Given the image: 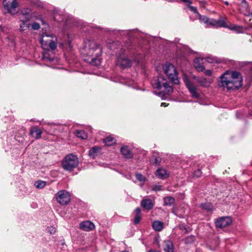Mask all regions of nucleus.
I'll list each match as a JSON object with an SVG mask.
<instances>
[{"instance_id":"1","label":"nucleus","mask_w":252,"mask_h":252,"mask_svg":"<svg viewBox=\"0 0 252 252\" xmlns=\"http://www.w3.org/2000/svg\"><path fill=\"white\" fill-rule=\"evenodd\" d=\"M102 48L101 45L94 40H87L84 42L82 54L84 60L93 65H98L101 63Z\"/></svg>"},{"instance_id":"2","label":"nucleus","mask_w":252,"mask_h":252,"mask_svg":"<svg viewBox=\"0 0 252 252\" xmlns=\"http://www.w3.org/2000/svg\"><path fill=\"white\" fill-rule=\"evenodd\" d=\"M219 85L227 90L238 89L242 86V78L237 71H226L220 77Z\"/></svg>"},{"instance_id":"3","label":"nucleus","mask_w":252,"mask_h":252,"mask_svg":"<svg viewBox=\"0 0 252 252\" xmlns=\"http://www.w3.org/2000/svg\"><path fill=\"white\" fill-rule=\"evenodd\" d=\"M40 41L45 50H55L57 48V38L52 33H43Z\"/></svg>"},{"instance_id":"4","label":"nucleus","mask_w":252,"mask_h":252,"mask_svg":"<svg viewBox=\"0 0 252 252\" xmlns=\"http://www.w3.org/2000/svg\"><path fill=\"white\" fill-rule=\"evenodd\" d=\"M78 158L73 154H69L64 157L62 165L64 170L71 171L78 166Z\"/></svg>"},{"instance_id":"5","label":"nucleus","mask_w":252,"mask_h":252,"mask_svg":"<svg viewBox=\"0 0 252 252\" xmlns=\"http://www.w3.org/2000/svg\"><path fill=\"white\" fill-rule=\"evenodd\" d=\"M164 70L168 79L171 82L175 84L179 83L177 70L173 64L171 63L166 64L164 67Z\"/></svg>"},{"instance_id":"6","label":"nucleus","mask_w":252,"mask_h":252,"mask_svg":"<svg viewBox=\"0 0 252 252\" xmlns=\"http://www.w3.org/2000/svg\"><path fill=\"white\" fill-rule=\"evenodd\" d=\"M57 202L62 205H67L70 201L69 192L65 190H61L56 194Z\"/></svg>"},{"instance_id":"7","label":"nucleus","mask_w":252,"mask_h":252,"mask_svg":"<svg viewBox=\"0 0 252 252\" xmlns=\"http://www.w3.org/2000/svg\"><path fill=\"white\" fill-rule=\"evenodd\" d=\"M184 81L192 97L199 98L200 94L198 93L195 85L187 77H184Z\"/></svg>"},{"instance_id":"8","label":"nucleus","mask_w":252,"mask_h":252,"mask_svg":"<svg viewBox=\"0 0 252 252\" xmlns=\"http://www.w3.org/2000/svg\"><path fill=\"white\" fill-rule=\"evenodd\" d=\"M3 5L8 13L12 15L16 13V9L18 6L16 0H4Z\"/></svg>"},{"instance_id":"9","label":"nucleus","mask_w":252,"mask_h":252,"mask_svg":"<svg viewBox=\"0 0 252 252\" xmlns=\"http://www.w3.org/2000/svg\"><path fill=\"white\" fill-rule=\"evenodd\" d=\"M232 223L231 218L229 217H222L218 219L215 221L217 228H222L225 227Z\"/></svg>"},{"instance_id":"10","label":"nucleus","mask_w":252,"mask_h":252,"mask_svg":"<svg viewBox=\"0 0 252 252\" xmlns=\"http://www.w3.org/2000/svg\"><path fill=\"white\" fill-rule=\"evenodd\" d=\"M80 228L84 231H90L94 229L95 225L92 221L86 220L80 223Z\"/></svg>"},{"instance_id":"11","label":"nucleus","mask_w":252,"mask_h":252,"mask_svg":"<svg viewBox=\"0 0 252 252\" xmlns=\"http://www.w3.org/2000/svg\"><path fill=\"white\" fill-rule=\"evenodd\" d=\"M165 81V79L163 76H158L152 81V86L155 89H160L163 86Z\"/></svg>"},{"instance_id":"12","label":"nucleus","mask_w":252,"mask_h":252,"mask_svg":"<svg viewBox=\"0 0 252 252\" xmlns=\"http://www.w3.org/2000/svg\"><path fill=\"white\" fill-rule=\"evenodd\" d=\"M117 64L122 68H125L130 67L131 62L127 58L121 57L118 60Z\"/></svg>"},{"instance_id":"13","label":"nucleus","mask_w":252,"mask_h":252,"mask_svg":"<svg viewBox=\"0 0 252 252\" xmlns=\"http://www.w3.org/2000/svg\"><path fill=\"white\" fill-rule=\"evenodd\" d=\"M216 22H217V28H219V27L228 28L229 29H230L231 30H234V31H238V30L241 28V27L238 26H236V25L228 27H227L225 22L221 19L216 20Z\"/></svg>"},{"instance_id":"14","label":"nucleus","mask_w":252,"mask_h":252,"mask_svg":"<svg viewBox=\"0 0 252 252\" xmlns=\"http://www.w3.org/2000/svg\"><path fill=\"white\" fill-rule=\"evenodd\" d=\"M156 175L160 179L163 180L168 177L169 173L163 168H159L155 173Z\"/></svg>"},{"instance_id":"15","label":"nucleus","mask_w":252,"mask_h":252,"mask_svg":"<svg viewBox=\"0 0 252 252\" xmlns=\"http://www.w3.org/2000/svg\"><path fill=\"white\" fill-rule=\"evenodd\" d=\"M202 61L203 59L200 58H196L194 60L193 66L198 72L203 71L205 69L204 66L202 65Z\"/></svg>"},{"instance_id":"16","label":"nucleus","mask_w":252,"mask_h":252,"mask_svg":"<svg viewBox=\"0 0 252 252\" xmlns=\"http://www.w3.org/2000/svg\"><path fill=\"white\" fill-rule=\"evenodd\" d=\"M163 249L165 252H174V246L173 243L169 240L163 242Z\"/></svg>"},{"instance_id":"17","label":"nucleus","mask_w":252,"mask_h":252,"mask_svg":"<svg viewBox=\"0 0 252 252\" xmlns=\"http://www.w3.org/2000/svg\"><path fill=\"white\" fill-rule=\"evenodd\" d=\"M194 78L201 87H208L212 83L211 80H207L204 77H195Z\"/></svg>"},{"instance_id":"18","label":"nucleus","mask_w":252,"mask_h":252,"mask_svg":"<svg viewBox=\"0 0 252 252\" xmlns=\"http://www.w3.org/2000/svg\"><path fill=\"white\" fill-rule=\"evenodd\" d=\"M42 131L37 126L32 127L30 130V134L36 139H39L41 137Z\"/></svg>"},{"instance_id":"19","label":"nucleus","mask_w":252,"mask_h":252,"mask_svg":"<svg viewBox=\"0 0 252 252\" xmlns=\"http://www.w3.org/2000/svg\"><path fill=\"white\" fill-rule=\"evenodd\" d=\"M141 205L143 208L149 210L154 207V203L150 199H143L141 202Z\"/></svg>"},{"instance_id":"20","label":"nucleus","mask_w":252,"mask_h":252,"mask_svg":"<svg viewBox=\"0 0 252 252\" xmlns=\"http://www.w3.org/2000/svg\"><path fill=\"white\" fill-rule=\"evenodd\" d=\"M121 152L124 157L126 158H130L133 157V154L127 146H124L121 148Z\"/></svg>"},{"instance_id":"21","label":"nucleus","mask_w":252,"mask_h":252,"mask_svg":"<svg viewBox=\"0 0 252 252\" xmlns=\"http://www.w3.org/2000/svg\"><path fill=\"white\" fill-rule=\"evenodd\" d=\"M135 216L133 220V222L135 224H138L141 220V209L139 208H137L135 210Z\"/></svg>"},{"instance_id":"22","label":"nucleus","mask_w":252,"mask_h":252,"mask_svg":"<svg viewBox=\"0 0 252 252\" xmlns=\"http://www.w3.org/2000/svg\"><path fill=\"white\" fill-rule=\"evenodd\" d=\"M163 223L159 220H156L152 224V227L154 229L158 231H160L163 229Z\"/></svg>"},{"instance_id":"23","label":"nucleus","mask_w":252,"mask_h":252,"mask_svg":"<svg viewBox=\"0 0 252 252\" xmlns=\"http://www.w3.org/2000/svg\"><path fill=\"white\" fill-rule=\"evenodd\" d=\"M100 151V148L98 147L94 146L89 151V155L90 157L94 158L98 155Z\"/></svg>"},{"instance_id":"24","label":"nucleus","mask_w":252,"mask_h":252,"mask_svg":"<svg viewBox=\"0 0 252 252\" xmlns=\"http://www.w3.org/2000/svg\"><path fill=\"white\" fill-rule=\"evenodd\" d=\"M31 15L28 12H24L22 11L21 14L20 15L19 19L20 21H22V19H23L24 22H28L31 19Z\"/></svg>"},{"instance_id":"25","label":"nucleus","mask_w":252,"mask_h":252,"mask_svg":"<svg viewBox=\"0 0 252 252\" xmlns=\"http://www.w3.org/2000/svg\"><path fill=\"white\" fill-rule=\"evenodd\" d=\"M31 25L27 22H24L22 19V21H20L19 30L21 32H24L28 30L31 27Z\"/></svg>"},{"instance_id":"26","label":"nucleus","mask_w":252,"mask_h":252,"mask_svg":"<svg viewBox=\"0 0 252 252\" xmlns=\"http://www.w3.org/2000/svg\"><path fill=\"white\" fill-rule=\"evenodd\" d=\"M120 43L119 41H113L112 42H107V47L110 50H115V49L118 48L119 47H121Z\"/></svg>"},{"instance_id":"27","label":"nucleus","mask_w":252,"mask_h":252,"mask_svg":"<svg viewBox=\"0 0 252 252\" xmlns=\"http://www.w3.org/2000/svg\"><path fill=\"white\" fill-rule=\"evenodd\" d=\"M74 134L77 137L81 139H86L88 137L87 133L84 130H76L74 132Z\"/></svg>"},{"instance_id":"28","label":"nucleus","mask_w":252,"mask_h":252,"mask_svg":"<svg viewBox=\"0 0 252 252\" xmlns=\"http://www.w3.org/2000/svg\"><path fill=\"white\" fill-rule=\"evenodd\" d=\"M164 206H171L175 203V199L172 196H167L163 198Z\"/></svg>"},{"instance_id":"29","label":"nucleus","mask_w":252,"mask_h":252,"mask_svg":"<svg viewBox=\"0 0 252 252\" xmlns=\"http://www.w3.org/2000/svg\"><path fill=\"white\" fill-rule=\"evenodd\" d=\"M200 207L208 211V212H212L214 210V207L212 204L210 203H203L200 205Z\"/></svg>"},{"instance_id":"30","label":"nucleus","mask_w":252,"mask_h":252,"mask_svg":"<svg viewBox=\"0 0 252 252\" xmlns=\"http://www.w3.org/2000/svg\"><path fill=\"white\" fill-rule=\"evenodd\" d=\"M103 141L106 145L109 146H112L116 143V140L115 138L111 136L107 137L106 138L103 139Z\"/></svg>"},{"instance_id":"31","label":"nucleus","mask_w":252,"mask_h":252,"mask_svg":"<svg viewBox=\"0 0 252 252\" xmlns=\"http://www.w3.org/2000/svg\"><path fill=\"white\" fill-rule=\"evenodd\" d=\"M163 87H164L166 93L168 94L172 93L173 91L172 87L170 86L166 81L163 84Z\"/></svg>"},{"instance_id":"32","label":"nucleus","mask_w":252,"mask_h":252,"mask_svg":"<svg viewBox=\"0 0 252 252\" xmlns=\"http://www.w3.org/2000/svg\"><path fill=\"white\" fill-rule=\"evenodd\" d=\"M183 241L186 244H191L195 241V237L193 235H190L186 237Z\"/></svg>"},{"instance_id":"33","label":"nucleus","mask_w":252,"mask_h":252,"mask_svg":"<svg viewBox=\"0 0 252 252\" xmlns=\"http://www.w3.org/2000/svg\"><path fill=\"white\" fill-rule=\"evenodd\" d=\"M34 185L37 189H42L46 185V182L43 181H37L35 182Z\"/></svg>"},{"instance_id":"34","label":"nucleus","mask_w":252,"mask_h":252,"mask_svg":"<svg viewBox=\"0 0 252 252\" xmlns=\"http://www.w3.org/2000/svg\"><path fill=\"white\" fill-rule=\"evenodd\" d=\"M198 19L201 22L207 24L208 23V22L209 21V19L207 17H206L205 16L201 15L199 14H198Z\"/></svg>"},{"instance_id":"35","label":"nucleus","mask_w":252,"mask_h":252,"mask_svg":"<svg viewBox=\"0 0 252 252\" xmlns=\"http://www.w3.org/2000/svg\"><path fill=\"white\" fill-rule=\"evenodd\" d=\"M135 176L139 181L144 182L146 180L145 177L140 173H136Z\"/></svg>"},{"instance_id":"36","label":"nucleus","mask_w":252,"mask_h":252,"mask_svg":"<svg viewBox=\"0 0 252 252\" xmlns=\"http://www.w3.org/2000/svg\"><path fill=\"white\" fill-rule=\"evenodd\" d=\"M207 24L213 27L217 28V22L215 19H209V21Z\"/></svg>"},{"instance_id":"37","label":"nucleus","mask_w":252,"mask_h":252,"mask_svg":"<svg viewBox=\"0 0 252 252\" xmlns=\"http://www.w3.org/2000/svg\"><path fill=\"white\" fill-rule=\"evenodd\" d=\"M31 27H32V29L33 30H38L40 28L39 24L36 22L33 23L31 25Z\"/></svg>"},{"instance_id":"38","label":"nucleus","mask_w":252,"mask_h":252,"mask_svg":"<svg viewBox=\"0 0 252 252\" xmlns=\"http://www.w3.org/2000/svg\"><path fill=\"white\" fill-rule=\"evenodd\" d=\"M47 230L51 234H55L56 232V228L52 226L48 227Z\"/></svg>"},{"instance_id":"39","label":"nucleus","mask_w":252,"mask_h":252,"mask_svg":"<svg viewBox=\"0 0 252 252\" xmlns=\"http://www.w3.org/2000/svg\"><path fill=\"white\" fill-rule=\"evenodd\" d=\"M162 187L159 185H155L153 187L152 189V190L158 191L162 190Z\"/></svg>"},{"instance_id":"40","label":"nucleus","mask_w":252,"mask_h":252,"mask_svg":"<svg viewBox=\"0 0 252 252\" xmlns=\"http://www.w3.org/2000/svg\"><path fill=\"white\" fill-rule=\"evenodd\" d=\"M206 60L207 62L210 63H213L216 62L217 61L216 59H215V58H212V57H208L206 58Z\"/></svg>"},{"instance_id":"41","label":"nucleus","mask_w":252,"mask_h":252,"mask_svg":"<svg viewBox=\"0 0 252 252\" xmlns=\"http://www.w3.org/2000/svg\"><path fill=\"white\" fill-rule=\"evenodd\" d=\"M161 161V158L159 157H156L155 158V161H154V163L156 164V165H159V164L160 163Z\"/></svg>"},{"instance_id":"42","label":"nucleus","mask_w":252,"mask_h":252,"mask_svg":"<svg viewBox=\"0 0 252 252\" xmlns=\"http://www.w3.org/2000/svg\"><path fill=\"white\" fill-rule=\"evenodd\" d=\"M202 172L200 169H197L194 172V176L196 177H199L201 176Z\"/></svg>"},{"instance_id":"43","label":"nucleus","mask_w":252,"mask_h":252,"mask_svg":"<svg viewBox=\"0 0 252 252\" xmlns=\"http://www.w3.org/2000/svg\"><path fill=\"white\" fill-rule=\"evenodd\" d=\"M43 58L45 60L52 61V59L48 57V54L47 52H44L43 54Z\"/></svg>"},{"instance_id":"44","label":"nucleus","mask_w":252,"mask_h":252,"mask_svg":"<svg viewBox=\"0 0 252 252\" xmlns=\"http://www.w3.org/2000/svg\"><path fill=\"white\" fill-rule=\"evenodd\" d=\"M205 74L207 76H210L212 74V71L210 69L206 70L205 71Z\"/></svg>"},{"instance_id":"45","label":"nucleus","mask_w":252,"mask_h":252,"mask_svg":"<svg viewBox=\"0 0 252 252\" xmlns=\"http://www.w3.org/2000/svg\"><path fill=\"white\" fill-rule=\"evenodd\" d=\"M36 19H37V20H40L41 21L42 25H45L46 24V23L45 22V21L43 19H41L40 16H39L38 17H37Z\"/></svg>"},{"instance_id":"46","label":"nucleus","mask_w":252,"mask_h":252,"mask_svg":"<svg viewBox=\"0 0 252 252\" xmlns=\"http://www.w3.org/2000/svg\"><path fill=\"white\" fill-rule=\"evenodd\" d=\"M190 8L191 10L192 11H193V12H194V13H196L197 12V9H196V7H193V6H191V7H190Z\"/></svg>"},{"instance_id":"47","label":"nucleus","mask_w":252,"mask_h":252,"mask_svg":"<svg viewBox=\"0 0 252 252\" xmlns=\"http://www.w3.org/2000/svg\"><path fill=\"white\" fill-rule=\"evenodd\" d=\"M168 105V104H166V103H161V106H164V107H166V106H167Z\"/></svg>"},{"instance_id":"48","label":"nucleus","mask_w":252,"mask_h":252,"mask_svg":"<svg viewBox=\"0 0 252 252\" xmlns=\"http://www.w3.org/2000/svg\"><path fill=\"white\" fill-rule=\"evenodd\" d=\"M148 252H160L158 251H157V250H150L148 251Z\"/></svg>"},{"instance_id":"49","label":"nucleus","mask_w":252,"mask_h":252,"mask_svg":"<svg viewBox=\"0 0 252 252\" xmlns=\"http://www.w3.org/2000/svg\"><path fill=\"white\" fill-rule=\"evenodd\" d=\"M181 0L184 2H190L189 0Z\"/></svg>"},{"instance_id":"50","label":"nucleus","mask_w":252,"mask_h":252,"mask_svg":"<svg viewBox=\"0 0 252 252\" xmlns=\"http://www.w3.org/2000/svg\"><path fill=\"white\" fill-rule=\"evenodd\" d=\"M2 28L1 26H0V33L2 32Z\"/></svg>"},{"instance_id":"51","label":"nucleus","mask_w":252,"mask_h":252,"mask_svg":"<svg viewBox=\"0 0 252 252\" xmlns=\"http://www.w3.org/2000/svg\"><path fill=\"white\" fill-rule=\"evenodd\" d=\"M224 3H225L226 5H228V4H229V2H228V1H226L224 2Z\"/></svg>"},{"instance_id":"52","label":"nucleus","mask_w":252,"mask_h":252,"mask_svg":"<svg viewBox=\"0 0 252 252\" xmlns=\"http://www.w3.org/2000/svg\"><path fill=\"white\" fill-rule=\"evenodd\" d=\"M250 65H251V69H252V63H250Z\"/></svg>"},{"instance_id":"53","label":"nucleus","mask_w":252,"mask_h":252,"mask_svg":"<svg viewBox=\"0 0 252 252\" xmlns=\"http://www.w3.org/2000/svg\"><path fill=\"white\" fill-rule=\"evenodd\" d=\"M121 252H129L127 251H122Z\"/></svg>"}]
</instances>
